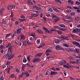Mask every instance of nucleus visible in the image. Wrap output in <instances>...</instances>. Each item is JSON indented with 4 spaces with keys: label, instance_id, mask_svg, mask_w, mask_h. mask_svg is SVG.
Here are the masks:
<instances>
[{
    "label": "nucleus",
    "instance_id": "nucleus-1",
    "mask_svg": "<svg viewBox=\"0 0 80 80\" xmlns=\"http://www.w3.org/2000/svg\"><path fill=\"white\" fill-rule=\"evenodd\" d=\"M8 52L7 53V54L5 56V58H8V59H11L13 57H14V54L12 55L10 54V53H12V51H13V48L12 47H10L8 48Z\"/></svg>",
    "mask_w": 80,
    "mask_h": 80
},
{
    "label": "nucleus",
    "instance_id": "nucleus-2",
    "mask_svg": "<svg viewBox=\"0 0 80 80\" xmlns=\"http://www.w3.org/2000/svg\"><path fill=\"white\" fill-rule=\"evenodd\" d=\"M32 44V43H31L30 42H28V41L27 40H26L25 41H24L22 43V45L23 46H27L28 45H31Z\"/></svg>",
    "mask_w": 80,
    "mask_h": 80
},
{
    "label": "nucleus",
    "instance_id": "nucleus-3",
    "mask_svg": "<svg viewBox=\"0 0 80 80\" xmlns=\"http://www.w3.org/2000/svg\"><path fill=\"white\" fill-rule=\"evenodd\" d=\"M15 7V6H12V5H9L8 6V9L9 10H12L13 8H14Z\"/></svg>",
    "mask_w": 80,
    "mask_h": 80
},
{
    "label": "nucleus",
    "instance_id": "nucleus-4",
    "mask_svg": "<svg viewBox=\"0 0 80 80\" xmlns=\"http://www.w3.org/2000/svg\"><path fill=\"white\" fill-rule=\"evenodd\" d=\"M52 19H53V18H54V20H60V19L59 18H58V17L57 16L55 15H52Z\"/></svg>",
    "mask_w": 80,
    "mask_h": 80
},
{
    "label": "nucleus",
    "instance_id": "nucleus-5",
    "mask_svg": "<svg viewBox=\"0 0 80 80\" xmlns=\"http://www.w3.org/2000/svg\"><path fill=\"white\" fill-rule=\"evenodd\" d=\"M57 73H58V72H56L55 71H51L50 72V75L53 77V75H57Z\"/></svg>",
    "mask_w": 80,
    "mask_h": 80
},
{
    "label": "nucleus",
    "instance_id": "nucleus-6",
    "mask_svg": "<svg viewBox=\"0 0 80 80\" xmlns=\"http://www.w3.org/2000/svg\"><path fill=\"white\" fill-rule=\"evenodd\" d=\"M40 59L37 58H35L32 60V62H40Z\"/></svg>",
    "mask_w": 80,
    "mask_h": 80
},
{
    "label": "nucleus",
    "instance_id": "nucleus-7",
    "mask_svg": "<svg viewBox=\"0 0 80 80\" xmlns=\"http://www.w3.org/2000/svg\"><path fill=\"white\" fill-rule=\"evenodd\" d=\"M55 48L56 50H61L62 49V47L58 45L56 46Z\"/></svg>",
    "mask_w": 80,
    "mask_h": 80
},
{
    "label": "nucleus",
    "instance_id": "nucleus-8",
    "mask_svg": "<svg viewBox=\"0 0 80 80\" xmlns=\"http://www.w3.org/2000/svg\"><path fill=\"white\" fill-rule=\"evenodd\" d=\"M43 30H44L46 32V33H52V32H50V31H49L47 28L44 27L43 28Z\"/></svg>",
    "mask_w": 80,
    "mask_h": 80
},
{
    "label": "nucleus",
    "instance_id": "nucleus-9",
    "mask_svg": "<svg viewBox=\"0 0 80 80\" xmlns=\"http://www.w3.org/2000/svg\"><path fill=\"white\" fill-rule=\"evenodd\" d=\"M22 30V28H20L17 30L16 32H17V35H18V34H19V33H21V31Z\"/></svg>",
    "mask_w": 80,
    "mask_h": 80
},
{
    "label": "nucleus",
    "instance_id": "nucleus-10",
    "mask_svg": "<svg viewBox=\"0 0 80 80\" xmlns=\"http://www.w3.org/2000/svg\"><path fill=\"white\" fill-rule=\"evenodd\" d=\"M67 62H66V61L65 60H62L61 62V63H60V65H64V64H65V63H66Z\"/></svg>",
    "mask_w": 80,
    "mask_h": 80
},
{
    "label": "nucleus",
    "instance_id": "nucleus-11",
    "mask_svg": "<svg viewBox=\"0 0 80 80\" xmlns=\"http://www.w3.org/2000/svg\"><path fill=\"white\" fill-rule=\"evenodd\" d=\"M68 3L69 5H73V1L72 0H69L68 1Z\"/></svg>",
    "mask_w": 80,
    "mask_h": 80
},
{
    "label": "nucleus",
    "instance_id": "nucleus-12",
    "mask_svg": "<svg viewBox=\"0 0 80 80\" xmlns=\"http://www.w3.org/2000/svg\"><path fill=\"white\" fill-rule=\"evenodd\" d=\"M72 43L73 45H76V46H78V45H79V43L76 42L75 41H73L72 42Z\"/></svg>",
    "mask_w": 80,
    "mask_h": 80
},
{
    "label": "nucleus",
    "instance_id": "nucleus-13",
    "mask_svg": "<svg viewBox=\"0 0 80 80\" xmlns=\"http://www.w3.org/2000/svg\"><path fill=\"white\" fill-rule=\"evenodd\" d=\"M39 14H38V12L36 11V13L33 14V16L34 17H38Z\"/></svg>",
    "mask_w": 80,
    "mask_h": 80
},
{
    "label": "nucleus",
    "instance_id": "nucleus-14",
    "mask_svg": "<svg viewBox=\"0 0 80 80\" xmlns=\"http://www.w3.org/2000/svg\"><path fill=\"white\" fill-rule=\"evenodd\" d=\"M25 36L23 35H21V40H25Z\"/></svg>",
    "mask_w": 80,
    "mask_h": 80
},
{
    "label": "nucleus",
    "instance_id": "nucleus-15",
    "mask_svg": "<svg viewBox=\"0 0 80 80\" xmlns=\"http://www.w3.org/2000/svg\"><path fill=\"white\" fill-rule=\"evenodd\" d=\"M37 31L39 33H40L41 34H42V33H43V31L41 30L38 29Z\"/></svg>",
    "mask_w": 80,
    "mask_h": 80
},
{
    "label": "nucleus",
    "instance_id": "nucleus-16",
    "mask_svg": "<svg viewBox=\"0 0 80 80\" xmlns=\"http://www.w3.org/2000/svg\"><path fill=\"white\" fill-rule=\"evenodd\" d=\"M25 67H26L25 64H23L22 67V71H24V70H25Z\"/></svg>",
    "mask_w": 80,
    "mask_h": 80
},
{
    "label": "nucleus",
    "instance_id": "nucleus-17",
    "mask_svg": "<svg viewBox=\"0 0 80 80\" xmlns=\"http://www.w3.org/2000/svg\"><path fill=\"white\" fill-rule=\"evenodd\" d=\"M30 56H28L27 57V59L28 61V62H30Z\"/></svg>",
    "mask_w": 80,
    "mask_h": 80
},
{
    "label": "nucleus",
    "instance_id": "nucleus-18",
    "mask_svg": "<svg viewBox=\"0 0 80 80\" xmlns=\"http://www.w3.org/2000/svg\"><path fill=\"white\" fill-rule=\"evenodd\" d=\"M58 26H59V27H60L62 28H65L66 27L65 25L63 24H61L58 25Z\"/></svg>",
    "mask_w": 80,
    "mask_h": 80
},
{
    "label": "nucleus",
    "instance_id": "nucleus-19",
    "mask_svg": "<svg viewBox=\"0 0 80 80\" xmlns=\"http://www.w3.org/2000/svg\"><path fill=\"white\" fill-rule=\"evenodd\" d=\"M30 35L31 36H32L33 37L34 36H35V34L34 32H31L30 33Z\"/></svg>",
    "mask_w": 80,
    "mask_h": 80
},
{
    "label": "nucleus",
    "instance_id": "nucleus-20",
    "mask_svg": "<svg viewBox=\"0 0 80 80\" xmlns=\"http://www.w3.org/2000/svg\"><path fill=\"white\" fill-rule=\"evenodd\" d=\"M10 35H12V33H10L9 34H7L6 35V36H5V38H7L9 36H10Z\"/></svg>",
    "mask_w": 80,
    "mask_h": 80
},
{
    "label": "nucleus",
    "instance_id": "nucleus-21",
    "mask_svg": "<svg viewBox=\"0 0 80 80\" xmlns=\"http://www.w3.org/2000/svg\"><path fill=\"white\" fill-rule=\"evenodd\" d=\"M24 74L25 75H26V77H29L30 75V74H29V73H28V72H25Z\"/></svg>",
    "mask_w": 80,
    "mask_h": 80
},
{
    "label": "nucleus",
    "instance_id": "nucleus-22",
    "mask_svg": "<svg viewBox=\"0 0 80 80\" xmlns=\"http://www.w3.org/2000/svg\"><path fill=\"white\" fill-rule=\"evenodd\" d=\"M45 75H50V72L49 71H47L45 73Z\"/></svg>",
    "mask_w": 80,
    "mask_h": 80
},
{
    "label": "nucleus",
    "instance_id": "nucleus-23",
    "mask_svg": "<svg viewBox=\"0 0 80 80\" xmlns=\"http://www.w3.org/2000/svg\"><path fill=\"white\" fill-rule=\"evenodd\" d=\"M52 50H51L50 49H48V50H47L46 51V52H49V53H52Z\"/></svg>",
    "mask_w": 80,
    "mask_h": 80
},
{
    "label": "nucleus",
    "instance_id": "nucleus-24",
    "mask_svg": "<svg viewBox=\"0 0 80 80\" xmlns=\"http://www.w3.org/2000/svg\"><path fill=\"white\" fill-rule=\"evenodd\" d=\"M75 51L76 52H77V53L78 54H79L80 53V52H79L80 51V50H79V49H78L76 48Z\"/></svg>",
    "mask_w": 80,
    "mask_h": 80
},
{
    "label": "nucleus",
    "instance_id": "nucleus-25",
    "mask_svg": "<svg viewBox=\"0 0 80 80\" xmlns=\"http://www.w3.org/2000/svg\"><path fill=\"white\" fill-rule=\"evenodd\" d=\"M63 46L64 47H68H68H69V46L66 43H64L63 44Z\"/></svg>",
    "mask_w": 80,
    "mask_h": 80
},
{
    "label": "nucleus",
    "instance_id": "nucleus-26",
    "mask_svg": "<svg viewBox=\"0 0 80 80\" xmlns=\"http://www.w3.org/2000/svg\"><path fill=\"white\" fill-rule=\"evenodd\" d=\"M27 3L28 4V5H32V4H33V3L32 2H30V1H28L27 2Z\"/></svg>",
    "mask_w": 80,
    "mask_h": 80
},
{
    "label": "nucleus",
    "instance_id": "nucleus-27",
    "mask_svg": "<svg viewBox=\"0 0 80 80\" xmlns=\"http://www.w3.org/2000/svg\"><path fill=\"white\" fill-rule=\"evenodd\" d=\"M67 50L68 52H72V51H73V49L71 48H68Z\"/></svg>",
    "mask_w": 80,
    "mask_h": 80
},
{
    "label": "nucleus",
    "instance_id": "nucleus-28",
    "mask_svg": "<svg viewBox=\"0 0 80 80\" xmlns=\"http://www.w3.org/2000/svg\"><path fill=\"white\" fill-rule=\"evenodd\" d=\"M72 32L73 33H77V29H73V30L72 31Z\"/></svg>",
    "mask_w": 80,
    "mask_h": 80
},
{
    "label": "nucleus",
    "instance_id": "nucleus-29",
    "mask_svg": "<svg viewBox=\"0 0 80 80\" xmlns=\"http://www.w3.org/2000/svg\"><path fill=\"white\" fill-rule=\"evenodd\" d=\"M55 2H58V3H62V2H61L60 0H55Z\"/></svg>",
    "mask_w": 80,
    "mask_h": 80
},
{
    "label": "nucleus",
    "instance_id": "nucleus-30",
    "mask_svg": "<svg viewBox=\"0 0 80 80\" xmlns=\"http://www.w3.org/2000/svg\"><path fill=\"white\" fill-rule=\"evenodd\" d=\"M50 30V32H54V31H56V30H55V29L52 28Z\"/></svg>",
    "mask_w": 80,
    "mask_h": 80
},
{
    "label": "nucleus",
    "instance_id": "nucleus-31",
    "mask_svg": "<svg viewBox=\"0 0 80 80\" xmlns=\"http://www.w3.org/2000/svg\"><path fill=\"white\" fill-rule=\"evenodd\" d=\"M66 8H69V9H71V10H72V8L71 7H70V6L68 5L66 7Z\"/></svg>",
    "mask_w": 80,
    "mask_h": 80
},
{
    "label": "nucleus",
    "instance_id": "nucleus-32",
    "mask_svg": "<svg viewBox=\"0 0 80 80\" xmlns=\"http://www.w3.org/2000/svg\"><path fill=\"white\" fill-rule=\"evenodd\" d=\"M36 6L35 7V8L38 10H40L41 9V8H40V7H37V6Z\"/></svg>",
    "mask_w": 80,
    "mask_h": 80
},
{
    "label": "nucleus",
    "instance_id": "nucleus-33",
    "mask_svg": "<svg viewBox=\"0 0 80 80\" xmlns=\"http://www.w3.org/2000/svg\"><path fill=\"white\" fill-rule=\"evenodd\" d=\"M63 67H64V68H70V67H68V66H67V65H63Z\"/></svg>",
    "mask_w": 80,
    "mask_h": 80
},
{
    "label": "nucleus",
    "instance_id": "nucleus-34",
    "mask_svg": "<svg viewBox=\"0 0 80 80\" xmlns=\"http://www.w3.org/2000/svg\"><path fill=\"white\" fill-rule=\"evenodd\" d=\"M59 30H61V31H63L64 32H65V31H66V29H63V28H59Z\"/></svg>",
    "mask_w": 80,
    "mask_h": 80
},
{
    "label": "nucleus",
    "instance_id": "nucleus-35",
    "mask_svg": "<svg viewBox=\"0 0 80 80\" xmlns=\"http://www.w3.org/2000/svg\"><path fill=\"white\" fill-rule=\"evenodd\" d=\"M24 74V73L23 72H22V74H21V75H20L19 77V79H20V78H21V77H22V76L23 75V74Z\"/></svg>",
    "mask_w": 80,
    "mask_h": 80
},
{
    "label": "nucleus",
    "instance_id": "nucleus-36",
    "mask_svg": "<svg viewBox=\"0 0 80 80\" xmlns=\"http://www.w3.org/2000/svg\"><path fill=\"white\" fill-rule=\"evenodd\" d=\"M69 40V38L68 37H64V40Z\"/></svg>",
    "mask_w": 80,
    "mask_h": 80
},
{
    "label": "nucleus",
    "instance_id": "nucleus-37",
    "mask_svg": "<svg viewBox=\"0 0 80 80\" xmlns=\"http://www.w3.org/2000/svg\"><path fill=\"white\" fill-rule=\"evenodd\" d=\"M57 32H58V34H59V35H60L62 34V31H57Z\"/></svg>",
    "mask_w": 80,
    "mask_h": 80
},
{
    "label": "nucleus",
    "instance_id": "nucleus-38",
    "mask_svg": "<svg viewBox=\"0 0 80 80\" xmlns=\"http://www.w3.org/2000/svg\"><path fill=\"white\" fill-rule=\"evenodd\" d=\"M42 53H39L37 55V57H40V56H42Z\"/></svg>",
    "mask_w": 80,
    "mask_h": 80
},
{
    "label": "nucleus",
    "instance_id": "nucleus-39",
    "mask_svg": "<svg viewBox=\"0 0 80 80\" xmlns=\"http://www.w3.org/2000/svg\"><path fill=\"white\" fill-rule=\"evenodd\" d=\"M5 48V46H4L3 45H2L0 47L1 49H3V48Z\"/></svg>",
    "mask_w": 80,
    "mask_h": 80
},
{
    "label": "nucleus",
    "instance_id": "nucleus-40",
    "mask_svg": "<svg viewBox=\"0 0 80 80\" xmlns=\"http://www.w3.org/2000/svg\"><path fill=\"white\" fill-rule=\"evenodd\" d=\"M11 46V44H10V43H9L6 46V47L7 48V47H11L10 46Z\"/></svg>",
    "mask_w": 80,
    "mask_h": 80
},
{
    "label": "nucleus",
    "instance_id": "nucleus-41",
    "mask_svg": "<svg viewBox=\"0 0 80 80\" xmlns=\"http://www.w3.org/2000/svg\"><path fill=\"white\" fill-rule=\"evenodd\" d=\"M37 43L38 45H39V44H40V41L39 40V39L37 40Z\"/></svg>",
    "mask_w": 80,
    "mask_h": 80
},
{
    "label": "nucleus",
    "instance_id": "nucleus-42",
    "mask_svg": "<svg viewBox=\"0 0 80 80\" xmlns=\"http://www.w3.org/2000/svg\"><path fill=\"white\" fill-rule=\"evenodd\" d=\"M80 19V17H77L75 18V20H78Z\"/></svg>",
    "mask_w": 80,
    "mask_h": 80
},
{
    "label": "nucleus",
    "instance_id": "nucleus-43",
    "mask_svg": "<svg viewBox=\"0 0 80 80\" xmlns=\"http://www.w3.org/2000/svg\"><path fill=\"white\" fill-rule=\"evenodd\" d=\"M11 63V61H7V65H10V64Z\"/></svg>",
    "mask_w": 80,
    "mask_h": 80
},
{
    "label": "nucleus",
    "instance_id": "nucleus-44",
    "mask_svg": "<svg viewBox=\"0 0 80 80\" xmlns=\"http://www.w3.org/2000/svg\"><path fill=\"white\" fill-rule=\"evenodd\" d=\"M61 40H64V37L62 36V37H60Z\"/></svg>",
    "mask_w": 80,
    "mask_h": 80
},
{
    "label": "nucleus",
    "instance_id": "nucleus-45",
    "mask_svg": "<svg viewBox=\"0 0 80 80\" xmlns=\"http://www.w3.org/2000/svg\"><path fill=\"white\" fill-rule=\"evenodd\" d=\"M10 17L12 18L13 17V13L12 12H11V15H10Z\"/></svg>",
    "mask_w": 80,
    "mask_h": 80
},
{
    "label": "nucleus",
    "instance_id": "nucleus-46",
    "mask_svg": "<svg viewBox=\"0 0 80 80\" xmlns=\"http://www.w3.org/2000/svg\"><path fill=\"white\" fill-rule=\"evenodd\" d=\"M76 62H77V63H80V59H77L76 60Z\"/></svg>",
    "mask_w": 80,
    "mask_h": 80
},
{
    "label": "nucleus",
    "instance_id": "nucleus-47",
    "mask_svg": "<svg viewBox=\"0 0 80 80\" xmlns=\"http://www.w3.org/2000/svg\"><path fill=\"white\" fill-rule=\"evenodd\" d=\"M71 65L70 63H67V66L68 67H71Z\"/></svg>",
    "mask_w": 80,
    "mask_h": 80
},
{
    "label": "nucleus",
    "instance_id": "nucleus-48",
    "mask_svg": "<svg viewBox=\"0 0 80 80\" xmlns=\"http://www.w3.org/2000/svg\"><path fill=\"white\" fill-rule=\"evenodd\" d=\"M70 63H77L76 62L70 61Z\"/></svg>",
    "mask_w": 80,
    "mask_h": 80
},
{
    "label": "nucleus",
    "instance_id": "nucleus-49",
    "mask_svg": "<svg viewBox=\"0 0 80 80\" xmlns=\"http://www.w3.org/2000/svg\"><path fill=\"white\" fill-rule=\"evenodd\" d=\"M74 68L76 69H78V68H79V66H74Z\"/></svg>",
    "mask_w": 80,
    "mask_h": 80
},
{
    "label": "nucleus",
    "instance_id": "nucleus-50",
    "mask_svg": "<svg viewBox=\"0 0 80 80\" xmlns=\"http://www.w3.org/2000/svg\"><path fill=\"white\" fill-rule=\"evenodd\" d=\"M10 77L11 78H14L15 77V75L14 74H11Z\"/></svg>",
    "mask_w": 80,
    "mask_h": 80
},
{
    "label": "nucleus",
    "instance_id": "nucleus-51",
    "mask_svg": "<svg viewBox=\"0 0 80 80\" xmlns=\"http://www.w3.org/2000/svg\"><path fill=\"white\" fill-rule=\"evenodd\" d=\"M75 15V13L74 12H72L71 13V15L72 16H74Z\"/></svg>",
    "mask_w": 80,
    "mask_h": 80
},
{
    "label": "nucleus",
    "instance_id": "nucleus-52",
    "mask_svg": "<svg viewBox=\"0 0 80 80\" xmlns=\"http://www.w3.org/2000/svg\"><path fill=\"white\" fill-rule=\"evenodd\" d=\"M10 68H8V69H7V71L8 73H9L10 72Z\"/></svg>",
    "mask_w": 80,
    "mask_h": 80
},
{
    "label": "nucleus",
    "instance_id": "nucleus-53",
    "mask_svg": "<svg viewBox=\"0 0 80 80\" xmlns=\"http://www.w3.org/2000/svg\"><path fill=\"white\" fill-rule=\"evenodd\" d=\"M2 22L3 23H7V22H6V21H5V20L4 19L2 20Z\"/></svg>",
    "mask_w": 80,
    "mask_h": 80
},
{
    "label": "nucleus",
    "instance_id": "nucleus-54",
    "mask_svg": "<svg viewBox=\"0 0 80 80\" xmlns=\"http://www.w3.org/2000/svg\"><path fill=\"white\" fill-rule=\"evenodd\" d=\"M27 61V60L26 59H23V63H26Z\"/></svg>",
    "mask_w": 80,
    "mask_h": 80
},
{
    "label": "nucleus",
    "instance_id": "nucleus-55",
    "mask_svg": "<svg viewBox=\"0 0 80 80\" xmlns=\"http://www.w3.org/2000/svg\"><path fill=\"white\" fill-rule=\"evenodd\" d=\"M16 71L17 73H19V72H20V71L18 70V68H16Z\"/></svg>",
    "mask_w": 80,
    "mask_h": 80
},
{
    "label": "nucleus",
    "instance_id": "nucleus-56",
    "mask_svg": "<svg viewBox=\"0 0 80 80\" xmlns=\"http://www.w3.org/2000/svg\"><path fill=\"white\" fill-rule=\"evenodd\" d=\"M73 8H74V10H77L78 8L76 6Z\"/></svg>",
    "mask_w": 80,
    "mask_h": 80
},
{
    "label": "nucleus",
    "instance_id": "nucleus-57",
    "mask_svg": "<svg viewBox=\"0 0 80 80\" xmlns=\"http://www.w3.org/2000/svg\"><path fill=\"white\" fill-rule=\"evenodd\" d=\"M76 33H78L79 32H80V29H76Z\"/></svg>",
    "mask_w": 80,
    "mask_h": 80
},
{
    "label": "nucleus",
    "instance_id": "nucleus-58",
    "mask_svg": "<svg viewBox=\"0 0 80 80\" xmlns=\"http://www.w3.org/2000/svg\"><path fill=\"white\" fill-rule=\"evenodd\" d=\"M77 12L78 13H80V10L79 8H78L77 9Z\"/></svg>",
    "mask_w": 80,
    "mask_h": 80
},
{
    "label": "nucleus",
    "instance_id": "nucleus-59",
    "mask_svg": "<svg viewBox=\"0 0 80 80\" xmlns=\"http://www.w3.org/2000/svg\"><path fill=\"white\" fill-rule=\"evenodd\" d=\"M33 38H34V40H36V39H37V37H36V36H35V35L34 36Z\"/></svg>",
    "mask_w": 80,
    "mask_h": 80
},
{
    "label": "nucleus",
    "instance_id": "nucleus-60",
    "mask_svg": "<svg viewBox=\"0 0 80 80\" xmlns=\"http://www.w3.org/2000/svg\"><path fill=\"white\" fill-rule=\"evenodd\" d=\"M21 18L24 19L25 18V16L23 15L21 16Z\"/></svg>",
    "mask_w": 80,
    "mask_h": 80
},
{
    "label": "nucleus",
    "instance_id": "nucleus-61",
    "mask_svg": "<svg viewBox=\"0 0 80 80\" xmlns=\"http://www.w3.org/2000/svg\"><path fill=\"white\" fill-rule=\"evenodd\" d=\"M60 41L57 40L56 41H55V43H60Z\"/></svg>",
    "mask_w": 80,
    "mask_h": 80
},
{
    "label": "nucleus",
    "instance_id": "nucleus-62",
    "mask_svg": "<svg viewBox=\"0 0 80 80\" xmlns=\"http://www.w3.org/2000/svg\"><path fill=\"white\" fill-rule=\"evenodd\" d=\"M4 78L3 77H1L0 78V80H4Z\"/></svg>",
    "mask_w": 80,
    "mask_h": 80
},
{
    "label": "nucleus",
    "instance_id": "nucleus-63",
    "mask_svg": "<svg viewBox=\"0 0 80 80\" xmlns=\"http://www.w3.org/2000/svg\"><path fill=\"white\" fill-rule=\"evenodd\" d=\"M29 40L30 41H33V38L32 37H31L29 38Z\"/></svg>",
    "mask_w": 80,
    "mask_h": 80
},
{
    "label": "nucleus",
    "instance_id": "nucleus-64",
    "mask_svg": "<svg viewBox=\"0 0 80 80\" xmlns=\"http://www.w3.org/2000/svg\"><path fill=\"white\" fill-rule=\"evenodd\" d=\"M49 11H50L51 12H53V10L51 8H49Z\"/></svg>",
    "mask_w": 80,
    "mask_h": 80
}]
</instances>
